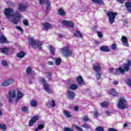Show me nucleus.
Instances as JSON below:
<instances>
[{"label": "nucleus", "mask_w": 131, "mask_h": 131, "mask_svg": "<svg viewBox=\"0 0 131 131\" xmlns=\"http://www.w3.org/2000/svg\"><path fill=\"white\" fill-rule=\"evenodd\" d=\"M122 42L123 46L125 47H129L128 42L127 41V38H126V37L125 36H123L122 37Z\"/></svg>", "instance_id": "17"}, {"label": "nucleus", "mask_w": 131, "mask_h": 131, "mask_svg": "<svg viewBox=\"0 0 131 131\" xmlns=\"http://www.w3.org/2000/svg\"><path fill=\"white\" fill-rule=\"evenodd\" d=\"M76 33H74V36H77V37H80L81 38H82V34L81 32H80L79 31H76Z\"/></svg>", "instance_id": "27"}, {"label": "nucleus", "mask_w": 131, "mask_h": 131, "mask_svg": "<svg viewBox=\"0 0 131 131\" xmlns=\"http://www.w3.org/2000/svg\"><path fill=\"white\" fill-rule=\"evenodd\" d=\"M45 74H46V76L47 77L48 79H51V76H52V72H47L45 73Z\"/></svg>", "instance_id": "36"}, {"label": "nucleus", "mask_w": 131, "mask_h": 131, "mask_svg": "<svg viewBox=\"0 0 131 131\" xmlns=\"http://www.w3.org/2000/svg\"><path fill=\"white\" fill-rule=\"evenodd\" d=\"M93 69L94 71L96 72H99V71H101L102 68L101 67V63L99 62H96L93 65Z\"/></svg>", "instance_id": "11"}, {"label": "nucleus", "mask_w": 131, "mask_h": 131, "mask_svg": "<svg viewBox=\"0 0 131 131\" xmlns=\"http://www.w3.org/2000/svg\"><path fill=\"white\" fill-rule=\"evenodd\" d=\"M43 87L45 91H46L47 93H51V90L50 89V85H49V84L48 83L44 84Z\"/></svg>", "instance_id": "23"}, {"label": "nucleus", "mask_w": 131, "mask_h": 131, "mask_svg": "<svg viewBox=\"0 0 131 131\" xmlns=\"http://www.w3.org/2000/svg\"><path fill=\"white\" fill-rule=\"evenodd\" d=\"M27 9H28V5L24 3H20L18 6V11H16V12H18V13H20V12H26Z\"/></svg>", "instance_id": "8"}, {"label": "nucleus", "mask_w": 131, "mask_h": 131, "mask_svg": "<svg viewBox=\"0 0 131 131\" xmlns=\"http://www.w3.org/2000/svg\"><path fill=\"white\" fill-rule=\"evenodd\" d=\"M100 51H102V52H110V50H109V48L106 46L100 47Z\"/></svg>", "instance_id": "21"}, {"label": "nucleus", "mask_w": 131, "mask_h": 131, "mask_svg": "<svg viewBox=\"0 0 131 131\" xmlns=\"http://www.w3.org/2000/svg\"><path fill=\"white\" fill-rule=\"evenodd\" d=\"M75 128L78 130V131H83L82 129H81V128H80L79 126H75Z\"/></svg>", "instance_id": "54"}, {"label": "nucleus", "mask_w": 131, "mask_h": 131, "mask_svg": "<svg viewBox=\"0 0 131 131\" xmlns=\"http://www.w3.org/2000/svg\"><path fill=\"white\" fill-rule=\"evenodd\" d=\"M61 60L60 58H56L55 59L56 64L58 66H59V65H60L61 64Z\"/></svg>", "instance_id": "37"}, {"label": "nucleus", "mask_w": 131, "mask_h": 131, "mask_svg": "<svg viewBox=\"0 0 131 131\" xmlns=\"http://www.w3.org/2000/svg\"><path fill=\"white\" fill-rule=\"evenodd\" d=\"M68 97L70 99H74V96H75V93H74V92H73V91H69L68 92Z\"/></svg>", "instance_id": "22"}, {"label": "nucleus", "mask_w": 131, "mask_h": 131, "mask_svg": "<svg viewBox=\"0 0 131 131\" xmlns=\"http://www.w3.org/2000/svg\"><path fill=\"white\" fill-rule=\"evenodd\" d=\"M94 115L95 117H98V116H99V113H98V111L94 112Z\"/></svg>", "instance_id": "55"}, {"label": "nucleus", "mask_w": 131, "mask_h": 131, "mask_svg": "<svg viewBox=\"0 0 131 131\" xmlns=\"http://www.w3.org/2000/svg\"><path fill=\"white\" fill-rule=\"evenodd\" d=\"M22 98V93L21 91H18L17 92V98L16 99V102H18L20 99Z\"/></svg>", "instance_id": "32"}, {"label": "nucleus", "mask_w": 131, "mask_h": 131, "mask_svg": "<svg viewBox=\"0 0 131 131\" xmlns=\"http://www.w3.org/2000/svg\"><path fill=\"white\" fill-rule=\"evenodd\" d=\"M48 105H49L50 107H55V106H56V103L54 100H52L48 102Z\"/></svg>", "instance_id": "35"}, {"label": "nucleus", "mask_w": 131, "mask_h": 131, "mask_svg": "<svg viewBox=\"0 0 131 131\" xmlns=\"http://www.w3.org/2000/svg\"><path fill=\"white\" fill-rule=\"evenodd\" d=\"M0 106H3V103H0ZM3 115V112L0 110V117Z\"/></svg>", "instance_id": "58"}, {"label": "nucleus", "mask_w": 131, "mask_h": 131, "mask_svg": "<svg viewBox=\"0 0 131 131\" xmlns=\"http://www.w3.org/2000/svg\"><path fill=\"white\" fill-rule=\"evenodd\" d=\"M13 18L11 20L12 23L17 25L18 23H19V21H20V19H21V17H22V15L19 13V12L15 11L13 14Z\"/></svg>", "instance_id": "3"}, {"label": "nucleus", "mask_w": 131, "mask_h": 131, "mask_svg": "<svg viewBox=\"0 0 131 131\" xmlns=\"http://www.w3.org/2000/svg\"><path fill=\"white\" fill-rule=\"evenodd\" d=\"M63 115L66 116V117H67V118H70V117H72V115L71 114V113L68 112V111H63Z\"/></svg>", "instance_id": "19"}, {"label": "nucleus", "mask_w": 131, "mask_h": 131, "mask_svg": "<svg viewBox=\"0 0 131 131\" xmlns=\"http://www.w3.org/2000/svg\"><path fill=\"white\" fill-rule=\"evenodd\" d=\"M126 84L128 85V86H131V79H128L126 81Z\"/></svg>", "instance_id": "46"}, {"label": "nucleus", "mask_w": 131, "mask_h": 131, "mask_svg": "<svg viewBox=\"0 0 131 131\" xmlns=\"http://www.w3.org/2000/svg\"><path fill=\"white\" fill-rule=\"evenodd\" d=\"M125 7L126 9L128 10V12L131 13V4L130 3H125Z\"/></svg>", "instance_id": "29"}, {"label": "nucleus", "mask_w": 131, "mask_h": 131, "mask_svg": "<svg viewBox=\"0 0 131 131\" xmlns=\"http://www.w3.org/2000/svg\"><path fill=\"white\" fill-rule=\"evenodd\" d=\"M13 82H14V79L13 78L8 79L2 82V86H9V85H11Z\"/></svg>", "instance_id": "10"}, {"label": "nucleus", "mask_w": 131, "mask_h": 131, "mask_svg": "<svg viewBox=\"0 0 131 131\" xmlns=\"http://www.w3.org/2000/svg\"><path fill=\"white\" fill-rule=\"evenodd\" d=\"M107 15L108 16L110 23L111 24H113V23H114V21H115V17H116L117 13L112 11H108L107 13Z\"/></svg>", "instance_id": "6"}, {"label": "nucleus", "mask_w": 131, "mask_h": 131, "mask_svg": "<svg viewBox=\"0 0 131 131\" xmlns=\"http://www.w3.org/2000/svg\"><path fill=\"white\" fill-rule=\"evenodd\" d=\"M117 75L119 74H124L125 73V70L122 67H119L117 69Z\"/></svg>", "instance_id": "20"}, {"label": "nucleus", "mask_w": 131, "mask_h": 131, "mask_svg": "<svg viewBox=\"0 0 131 131\" xmlns=\"http://www.w3.org/2000/svg\"><path fill=\"white\" fill-rule=\"evenodd\" d=\"M55 50H56V48H55V47L52 46H50V50L52 55H55Z\"/></svg>", "instance_id": "33"}, {"label": "nucleus", "mask_w": 131, "mask_h": 131, "mask_svg": "<svg viewBox=\"0 0 131 131\" xmlns=\"http://www.w3.org/2000/svg\"><path fill=\"white\" fill-rule=\"evenodd\" d=\"M95 43H99V40H95Z\"/></svg>", "instance_id": "64"}, {"label": "nucleus", "mask_w": 131, "mask_h": 131, "mask_svg": "<svg viewBox=\"0 0 131 131\" xmlns=\"http://www.w3.org/2000/svg\"><path fill=\"white\" fill-rule=\"evenodd\" d=\"M114 84H115V85H117V84H118V81L117 80L114 81Z\"/></svg>", "instance_id": "63"}, {"label": "nucleus", "mask_w": 131, "mask_h": 131, "mask_svg": "<svg viewBox=\"0 0 131 131\" xmlns=\"http://www.w3.org/2000/svg\"><path fill=\"white\" fill-rule=\"evenodd\" d=\"M28 107L26 106H23L21 107L22 111H24V112H26V111H28Z\"/></svg>", "instance_id": "50"}, {"label": "nucleus", "mask_w": 131, "mask_h": 131, "mask_svg": "<svg viewBox=\"0 0 131 131\" xmlns=\"http://www.w3.org/2000/svg\"><path fill=\"white\" fill-rule=\"evenodd\" d=\"M61 54L64 57H71L73 52L70 50L69 46H66L61 49Z\"/></svg>", "instance_id": "2"}, {"label": "nucleus", "mask_w": 131, "mask_h": 131, "mask_svg": "<svg viewBox=\"0 0 131 131\" xmlns=\"http://www.w3.org/2000/svg\"><path fill=\"white\" fill-rule=\"evenodd\" d=\"M9 102L12 103L14 101V99L16 98V91L11 90L9 92Z\"/></svg>", "instance_id": "9"}, {"label": "nucleus", "mask_w": 131, "mask_h": 131, "mask_svg": "<svg viewBox=\"0 0 131 131\" xmlns=\"http://www.w3.org/2000/svg\"><path fill=\"white\" fill-rule=\"evenodd\" d=\"M26 55V54H25V52H21L17 54V58H24V56H25Z\"/></svg>", "instance_id": "28"}, {"label": "nucleus", "mask_w": 131, "mask_h": 131, "mask_svg": "<svg viewBox=\"0 0 131 131\" xmlns=\"http://www.w3.org/2000/svg\"><path fill=\"white\" fill-rule=\"evenodd\" d=\"M48 65H51V66H53V65H54V63L52 61H48Z\"/></svg>", "instance_id": "60"}, {"label": "nucleus", "mask_w": 131, "mask_h": 131, "mask_svg": "<svg viewBox=\"0 0 131 131\" xmlns=\"http://www.w3.org/2000/svg\"><path fill=\"white\" fill-rule=\"evenodd\" d=\"M8 48H1V51L2 53L6 54V53H8Z\"/></svg>", "instance_id": "42"}, {"label": "nucleus", "mask_w": 131, "mask_h": 131, "mask_svg": "<svg viewBox=\"0 0 131 131\" xmlns=\"http://www.w3.org/2000/svg\"><path fill=\"white\" fill-rule=\"evenodd\" d=\"M97 36H98V37H99L100 38H102V37H103V33H102V32L97 31Z\"/></svg>", "instance_id": "41"}, {"label": "nucleus", "mask_w": 131, "mask_h": 131, "mask_svg": "<svg viewBox=\"0 0 131 131\" xmlns=\"http://www.w3.org/2000/svg\"><path fill=\"white\" fill-rule=\"evenodd\" d=\"M77 81L78 83L80 84V85H83V84H84V81H83V79L81 76L77 77Z\"/></svg>", "instance_id": "18"}, {"label": "nucleus", "mask_w": 131, "mask_h": 131, "mask_svg": "<svg viewBox=\"0 0 131 131\" xmlns=\"http://www.w3.org/2000/svg\"><path fill=\"white\" fill-rule=\"evenodd\" d=\"M2 65H3V66H5V67L8 66V63L7 62V61H6V60H3V61H2Z\"/></svg>", "instance_id": "53"}, {"label": "nucleus", "mask_w": 131, "mask_h": 131, "mask_svg": "<svg viewBox=\"0 0 131 131\" xmlns=\"http://www.w3.org/2000/svg\"><path fill=\"white\" fill-rule=\"evenodd\" d=\"M118 3H120V4H123L124 3V0H117Z\"/></svg>", "instance_id": "61"}, {"label": "nucleus", "mask_w": 131, "mask_h": 131, "mask_svg": "<svg viewBox=\"0 0 131 131\" xmlns=\"http://www.w3.org/2000/svg\"><path fill=\"white\" fill-rule=\"evenodd\" d=\"M82 127H84V128H90L91 126L89 125H88V124H84L82 125Z\"/></svg>", "instance_id": "51"}, {"label": "nucleus", "mask_w": 131, "mask_h": 131, "mask_svg": "<svg viewBox=\"0 0 131 131\" xmlns=\"http://www.w3.org/2000/svg\"><path fill=\"white\" fill-rule=\"evenodd\" d=\"M111 95H112V96H114V97H116V96H118L117 92H116V90L113 89L111 90L110 92Z\"/></svg>", "instance_id": "30"}, {"label": "nucleus", "mask_w": 131, "mask_h": 131, "mask_svg": "<svg viewBox=\"0 0 131 131\" xmlns=\"http://www.w3.org/2000/svg\"><path fill=\"white\" fill-rule=\"evenodd\" d=\"M31 68H28L27 69H26V72H27V74L28 75H29V74H30L31 73Z\"/></svg>", "instance_id": "44"}, {"label": "nucleus", "mask_w": 131, "mask_h": 131, "mask_svg": "<svg viewBox=\"0 0 131 131\" xmlns=\"http://www.w3.org/2000/svg\"><path fill=\"white\" fill-rule=\"evenodd\" d=\"M74 109L75 111H78V110H79V107L78 106H76L74 107Z\"/></svg>", "instance_id": "57"}, {"label": "nucleus", "mask_w": 131, "mask_h": 131, "mask_svg": "<svg viewBox=\"0 0 131 131\" xmlns=\"http://www.w3.org/2000/svg\"><path fill=\"white\" fill-rule=\"evenodd\" d=\"M97 131H104V128L103 127L99 126L96 128Z\"/></svg>", "instance_id": "48"}, {"label": "nucleus", "mask_w": 131, "mask_h": 131, "mask_svg": "<svg viewBox=\"0 0 131 131\" xmlns=\"http://www.w3.org/2000/svg\"><path fill=\"white\" fill-rule=\"evenodd\" d=\"M61 24H62V25H67V26H70V27H71L72 28L74 27V24H73L71 21L63 20L62 21Z\"/></svg>", "instance_id": "13"}, {"label": "nucleus", "mask_w": 131, "mask_h": 131, "mask_svg": "<svg viewBox=\"0 0 131 131\" xmlns=\"http://www.w3.org/2000/svg\"><path fill=\"white\" fill-rule=\"evenodd\" d=\"M0 128H2L3 130H6L7 126L5 124H0Z\"/></svg>", "instance_id": "47"}, {"label": "nucleus", "mask_w": 131, "mask_h": 131, "mask_svg": "<svg viewBox=\"0 0 131 131\" xmlns=\"http://www.w3.org/2000/svg\"><path fill=\"white\" fill-rule=\"evenodd\" d=\"M37 104V101L34 100H32L30 102V105L32 107H35Z\"/></svg>", "instance_id": "34"}, {"label": "nucleus", "mask_w": 131, "mask_h": 131, "mask_svg": "<svg viewBox=\"0 0 131 131\" xmlns=\"http://www.w3.org/2000/svg\"><path fill=\"white\" fill-rule=\"evenodd\" d=\"M0 42L6 43L7 42V38L4 35H1L0 36Z\"/></svg>", "instance_id": "26"}, {"label": "nucleus", "mask_w": 131, "mask_h": 131, "mask_svg": "<svg viewBox=\"0 0 131 131\" xmlns=\"http://www.w3.org/2000/svg\"><path fill=\"white\" fill-rule=\"evenodd\" d=\"M41 82H42V83H45V82H46V80L45 79V78H42L41 79Z\"/></svg>", "instance_id": "62"}, {"label": "nucleus", "mask_w": 131, "mask_h": 131, "mask_svg": "<svg viewBox=\"0 0 131 131\" xmlns=\"http://www.w3.org/2000/svg\"><path fill=\"white\" fill-rule=\"evenodd\" d=\"M130 64H131L130 60H128L127 63H126L123 66V69H124V70H125V71L126 72H128V71L129 70V67H130Z\"/></svg>", "instance_id": "15"}, {"label": "nucleus", "mask_w": 131, "mask_h": 131, "mask_svg": "<svg viewBox=\"0 0 131 131\" xmlns=\"http://www.w3.org/2000/svg\"><path fill=\"white\" fill-rule=\"evenodd\" d=\"M83 119H84V120H85V121H88V120H89V117H88V116H85L83 117Z\"/></svg>", "instance_id": "59"}, {"label": "nucleus", "mask_w": 131, "mask_h": 131, "mask_svg": "<svg viewBox=\"0 0 131 131\" xmlns=\"http://www.w3.org/2000/svg\"><path fill=\"white\" fill-rule=\"evenodd\" d=\"M110 72L114 75H117V69H114L113 68L109 69Z\"/></svg>", "instance_id": "25"}, {"label": "nucleus", "mask_w": 131, "mask_h": 131, "mask_svg": "<svg viewBox=\"0 0 131 131\" xmlns=\"http://www.w3.org/2000/svg\"><path fill=\"white\" fill-rule=\"evenodd\" d=\"M58 15L61 16L62 17H65L66 15V12L64 11L62 8H60L57 11Z\"/></svg>", "instance_id": "16"}, {"label": "nucleus", "mask_w": 131, "mask_h": 131, "mask_svg": "<svg viewBox=\"0 0 131 131\" xmlns=\"http://www.w3.org/2000/svg\"><path fill=\"white\" fill-rule=\"evenodd\" d=\"M38 118H39V116H34L32 119H31L29 121V126H32L33 125V123H34V122H35V121H37V120L38 119Z\"/></svg>", "instance_id": "12"}, {"label": "nucleus", "mask_w": 131, "mask_h": 131, "mask_svg": "<svg viewBox=\"0 0 131 131\" xmlns=\"http://www.w3.org/2000/svg\"><path fill=\"white\" fill-rule=\"evenodd\" d=\"M102 76V74L99 72L96 73V78L97 80H99L101 79V77Z\"/></svg>", "instance_id": "38"}, {"label": "nucleus", "mask_w": 131, "mask_h": 131, "mask_svg": "<svg viewBox=\"0 0 131 131\" xmlns=\"http://www.w3.org/2000/svg\"><path fill=\"white\" fill-rule=\"evenodd\" d=\"M111 48L112 50H116V44L112 45Z\"/></svg>", "instance_id": "56"}, {"label": "nucleus", "mask_w": 131, "mask_h": 131, "mask_svg": "<svg viewBox=\"0 0 131 131\" xmlns=\"http://www.w3.org/2000/svg\"><path fill=\"white\" fill-rule=\"evenodd\" d=\"M40 5H46V13L49 14L51 12V2L49 0H39Z\"/></svg>", "instance_id": "4"}, {"label": "nucleus", "mask_w": 131, "mask_h": 131, "mask_svg": "<svg viewBox=\"0 0 131 131\" xmlns=\"http://www.w3.org/2000/svg\"><path fill=\"white\" fill-rule=\"evenodd\" d=\"M104 114H105L106 116H111V112L108 111H105Z\"/></svg>", "instance_id": "49"}, {"label": "nucleus", "mask_w": 131, "mask_h": 131, "mask_svg": "<svg viewBox=\"0 0 131 131\" xmlns=\"http://www.w3.org/2000/svg\"><path fill=\"white\" fill-rule=\"evenodd\" d=\"M16 29H17V30H19V31H21V32H23V29L22 28H21V27L16 26Z\"/></svg>", "instance_id": "52"}, {"label": "nucleus", "mask_w": 131, "mask_h": 131, "mask_svg": "<svg viewBox=\"0 0 131 131\" xmlns=\"http://www.w3.org/2000/svg\"><path fill=\"white\" fill-rule=\"evenodd\" d=\"M117 106L119 109H125L127 107L126 100L123 98H120L118 100V102Z\"/></svg>", "instance_id": "5"}, {"label": "nucleus", "mask_w": 131, "mask_h": 131, "mask_svg": "<svg viewBox=\"0 0 131 131\" xmlns=\"http://www.w3.org/2000/svg\"><path fill=\"white\" fill-rule=\"evenodd\" d=\"M23 23L24 25H25V26H28V25H29V23H28V20L27 19H24Z\"/></svg>", "instance_id": "43"}, {"label": "nucleus", "mask_w": 131, "mask_h": 131, "mask_svg": "<svg viewBox=\"0 0 131 131\" xmlns=\"http://www.w3.org/2000/svg\"><path fill=\"white\" fill-rule=\"evenodd\" d=\"M29 45L32 47V48H33L34 49H36V48H38L39 50L41 51L42 50V47H41V46L42 45V43L39 41L37 42L34 38L33 37H30L28 38V39Z\"/></svg>", "instance_id": "1"}, {"label": "nucleus", "mask_w": 131, "mask_h": 131, "mask_svg": "<svg viewBox=\"0 0 131 131\" xmlns=\"http://www.w3.org/2000/svg\"><path fill=\"white\" fill-rule=\"evenodd\" d=\"M109 105V103L107 101H104L101 104V107H107Z\"/></svg>", "instance_id": "40"}, {"label": "nucleus", "mask_w": 131, "mask_h": 131, "mask_svg": "<svg viewBox=\"0 0 131 131\" xmlns=\"http://www.w3.org/2000/svg\"><path fill=\"white\" fill-rule=\"evenodd\" d=\"M63 131H74L71 128L64 127L63 128Z\"/></svg>", "instance_id": "45"}, {"label": "nucleus", "mask_w": 131, "mask_h": 131, "mask_svg": "<svg viewBox=\"0 0 131 131\" xmlns=\"http://www.w3.org/2000/svg\"><path fill=\"white\" fill-rule=\"evenodd\" d=\"M93 3H97L99 6H103L105 5V3L103 2V0H91Z\"/></svg>", "instance_id": "24"}, {"label": "nucleus", "mask_w": 131, "mask_h": 131, "mask_svg": "<svg viewBox=\"0 0 131 131\" xmlns=\"http://www.w3.org/2000/svg\"><path fill=\"white\" fill-rule=\"evenodd\" d=\"M43 26L46 31H48L49 29H51V28H53V27H54L53 24H50L49 23H44L43 24Z\"/></svg>", "instance_id": "14"}, {"label": "nucleus", "mask_w": 131, "mask_h": 131, "mask_svg": "<svg viewBox=\"0 0 131 131\" xmlns=\"http://www.w3.org/2000/svg\"><path fill=\"white\" fill-rule=\"evenodd\" d=\"M45 126L42 124H39L38 127L35 129V131H38V129H42Z\"/></svg>", "instance_id": "39"}, {"label": "nucleus", "mask_w": 131, "mask_h": 131, "mask_svg": "<svg viewBox=\"0 0 131 131\" xmlns=\"http://www.w3.org/2000/svg\"><path fill=\"white\" fill-rule=\"evenodd\" d=\"M13 13L14 10L12 8H6L4 12L6 18H8V19L12 18L14 16Z\"/></svg>", "instance_id": "7"}, {"label": "nucleus", "mask_w": 131, "mask_h": 131, "mask_svg": "<svg viewBox=\"0 0 131 131\" xmlns=\"http://www.w3.org/2000/svg\"><path fill=\"white\" fill-rule=\"evenodd\" d=\"M77 85L75 84H72L70 86V89L72 90L73 91H75V90H77Z\"/></svg>", "instance_id": "31"}]
</instances>
